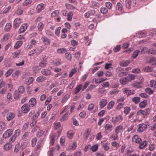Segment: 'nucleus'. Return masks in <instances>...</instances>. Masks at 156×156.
<instances>
[{
  "instance_id": "obj_1",
  "label": "nucleus",
  "mask_w": 156,
  "mask_h": 156,
  "mask_svg": "<svg viewBox=\"0 0 156 156\" xmlns=\"http://www.w3.org/2000/svg\"><path fill=\"white\" fill-rule=\"evenodd\" d=\"M151 112V109L149 108H147L144 110H138L136 113L137 115H142L143 117L144 118L147 117L149 114Z\"/></svg>"
},
{
  "instance_id": "obj_2",
  "label": "nucleus",
  "mask_w": 156,
  "mask_h": 156,
  "mask_svg": "<svg viewBox=\"0 0 156 156\" xmlns=\"http://www.w3.org/2000/svg\"><path fill=\"white\" fill-rule=\"evenodd\" d=\"M30 106L28 104H24L21 108V111L23 113H27L28 112L30 109Z\"/></svg>"
},
{
  "instance_id": "obj_3",
  "label": "nucleus",
  "mask_w": 156,
  "mask_h": 156,
  "mask_svg": "<svg viewBox=\"0 0 156 156\" xmlns=\"http://www.w3.org/2000/svg\"><path fill=\"white\" fill-rule=\"evenodd\" d=\"M42 51L37 49H33L30 51L28 53V55L30 56H33L34 55H38Z\"/></svg>"
},
{
  "instance_id": "obj_4",
  "label": "nucleus",
  "mask_w": 156,
  "mask_h": 156,
  "mask_svg": "<svg viewBox=\"0 0 156 156\" xmlns=\"http://www.w3.org/2000/svg\"><path fill=\"white\" fill-rule=\"evenodd\" d=\"M138 132H141L145 130L147 128V125L145 123H141L138 125Z\"/></svg>"
},
{
  "instance_id": "obj_5",
  "label": "nucleus",
  "mask_w": 156,
  "mask_h": 156,
  "mask_svg": "<svg viewBox=\"0 0 156 156\" xmlns=\"http://www.w3.org/2000/svg\"><path fill=\"white\" fill-rule=\"evenodd\" d=\"M123 120V118L121 115H119L115 117H113L112 119V122L115 124L118 122H121Z\"/></svg>"
},
{
  "instance_id": "obj_6",
  "label": "nucleus",
  "mask_w": 156,
  "mask_h": 156,
  "mask_svg": "<svg viewBox=\"0 0 156 156\" xmlns=\"http://www.w3.org/2000/svg\"><path fill=\"white\" fill-rule=\"evenodd\" d=\"M13 132V130L12 129H7L3 134V138L5 139H6L9 137L12 134Z\"/></svg>"
},
{
  "instance_id": "obj_7",
  "label": "nucleus",
  "mask_w": 156,
  "mask_h": 156,
  "mask_svg": "<svg viewBox=\"0 0 156 156\" xmlns=\"http://www.w3.org/2000/svg\"><path fill=\"white\" fill-rule=\"evenodd\" d=\"M132 141V142L138 144L142 141V140L139 136L135 135L133 137Z\"/></svg>"
},
{
  "instance_id": "obj_8",
  "label": "nucleus",
  "mask_w": 156,
  "mask_h": 156,
  "mask_svg": "<svg viewBox=\"0 0 156 156\" xmlns=\"http://www.w3.org/2000/svg\"><path fill=\"white\" fill-rule=\"evenodd\" d=\"M87 109L89 111H93L94 112H95L97 111L98 108L96 106H94V104L91 103L89 105Z\"/></svg>"
},
{
  "instance_id": "obj_9",
  "label": "nucleus",
  "mask_w": 156,
  "mask_h": 156,
  "mask_svg": "<svg viewBox=\"0 0 156 156\" xmlns=\"http://www.w3.org/2000/svg\"><path fill=\"white\" fill-rule=\"evenodd\" d=\"M22 21L21 19L19 18H16L14 20L13 25L15 28H16L20 26L22 23Z\"/></svg>"
},
{
  "instance_id": "obj_10",
  "label": "nucleus",
  "mask_w": 156,
  "mask_h": 156,
  "mask_svg": "<svg viewBox=\"0 0 156 156\" xmlns=\"http://www.w3.org/2000/svg\"><path fill=\"white\" fill-rule=\"evenodd\" d=\"M131 86L134 88L138 89L143 87V83L138 81H136L131 84Z\"/></svg>"
},
{
  "instance_id": "obj_11",
  "label": "nucleus",
  "mask_w": 156,
  "mask_h": 156,
  "mask_svg": "<svg viewBox=\"0 0 156 156\" xmlns=\"http://www.w3.org/2000/svg\"><path fill=\"white\" fill-rule=\"evenodd\" d=\"M28 26V25L27 23L23 24L20 28L19 32L20 33L24 32L27 30Z\"/></svg>"
},
{
  "instance_id": "obj_12",
  "label": "nucleus",
  "mask_w": 156,
  "mask_h": 156,
  "mask_svg": "<svg viewBox=\"0 0 156 156\" xmlns=\"http://www.w3.org/2000/svg\"><path fill=\"white\" fill-rule=\"evenodd\" d=\"M101 144L103 146L104 149L106 151H108L109 149L108 146V142L107 140H103L101 142Z\"/></svg>"
},
{
  "instance_id": "obj_13",
  "label": "nucleus",
  "mask_w": 156,
  "mask_h": 156,
  "mask_svg": "<svg viewBox=\"0 0 156 156\" xmlns=\"http://www.w3.org/2000/svg\"><path fill=\"white\" fill-rule=\"evenodd\" d=\"M107 101L105 99H103L101 100L99 102V105L101 108H103L107 105Z\"/></svg>"
},
{
  "instance_id": "obj_14",
  "label": "nucleus",
  "mask_w": 156,
  "mask_h": 156,
  "mask_svg": "<svg viewBox=\"0 0 156 156\" xmlns=\"http://www.w3.org/2000/svg\"><path fill=\"white\" fill-rule=\"evenodd\" d=\"M3 149L5 151H8L12 147V144L10 143H8L5 144L3 147Z\"/></svg>"
},
{
  "instance_id": "obj_15",
  "label": "nucleus",
  "mask_w": 156,
  "mask_h": 156,
  "mask_svg": "<svg viewBox=\"0 0 156 156\" xmlns=\"http://www.w3.org/2000/svg\"><path fill=\"white\" fill-rule=\"evenodd\" d=\"M47 62L46 58H43L41 62L39 63V66L41 67H44L47 66Z\"/></svg>"
},
{
  "instance_id": "obj_16",
  "label": "nucleus",
  "mask_w": 156,
  "mask_h": 156,
  "mask_svg": "<svg viewBox=\"0 0 156 156\" xmlns=\"http://www.w3.org/2000/svg\"><path fill=\"white\" fill-rule=\"evenodd\" d=\"M15 115L14 113L12 112H9L7 115V119L9 121H10L14 118Z\"/></svg>"
},
{
  "instance_id": "obj_17",
  "label": "nucleus",
  "mask_w": 156,
  "mask_h": 156,
  "mask_svg": "<svg viewBox=\"0 0 156 156\" xmlns=\"http://www.w3.org/2000/svg\"><path fill=\"white\" fill-rule=\"evenodd\" d=\"M113 126L109 123L106 124L104 125V128L107 131L111 132L112 130Z\"/></svg>"
},
{
  "instance_id": "obj_18",
  "label": "nucleus",
  "mask_w": 156,
  "mask_h": 156,
  "mask_svg": "<svg viewBox=\"0 0 156 156\" xmlns=\"http://www.w3.org/2000/svg\"><path fill=\"white\" fill-rule=\"evenodd\" d=\"M41 40L43 42L45 45H48L50 43V40L45 36L42 37Z\"/></svg>"
},
{
  "instance_id": "obj_19",
  "label": "nucleus",
  "mask_w": 156,
  "mask_h": 156,
  "mask_svg": "<svg viewBox=\"0 0 156 156\" xmlns=\"http://www.w3.org/2000/svg\"><path fill=\"white\" fill-rule=\"evenodd\" d=\"M29 105H30V107H32L34 106L36 104L37 102L35 98H31L29 101Z\"/></svg>"
},
{
  "instance_id": "obj_20",
  "label": "nucleus",
  "mask_w": 156,
  "mask_h": 156,
  "mask_svg": "<svg viewBox=\"0 0 156 156\" xmlns=\"http://www.w3.org/2000/svg\"><path fill=\"white\" fill-rule=\"evenodd\" d=\"M122 91L123 92L125 93L126 95L128 96L131 94H134V91H132L131 90L126 88H123Z\"/></svg>"
},
{
  "instance_id": "obj_21",
  "label": "nucleus",
  "mask_w": 156,
  "mask_h": 156,
  "mask_svg": "<svg viewBox=\"0 0 156 156\" xmlns=\"http://www.w3.org/2000/svg\"><path fill=\"white\" fill-rule=\"evenodd\" d=\"M123 127L121 125L117 126L115 129V131L116 133L118 134L123 131Z\"/></svg>"
},
{
  "instance_id": "obj_22",
  "label": "nucleus",
  "mask_w": 156,
  "mask_h": 156,
  "mask_svg": "<svg viewBox=\"0 0 156 156\" xmlns=\"http://www.w3.org/2000/svg\"><path fill=\"white\" fill-rule=\"evenodd\" d=\"M147 34L144 31H140L136 34V36L139 38H141L145 37Z\"/></svg>"
},
{
  "instance_id": "obj_23",
  "label": "nucleus",
  "mask_w": 156,
  "mask_h": 156,
  "mask_svg": "<svg viewBox=\"0 0 156 156\" xmlns=\"http://www.w3.org/2000/svg\"><path fill=\"white\" fill-rule=\"evenodd\" d=\"M41 73L43 75L49 76L51 74V72L49 69H44L42 70Z\"/></svg>"
},
{
  "instance_id": "obj_24",
  "label": "nucleus",
  "mask_w": 156,
  "mask_h": 156,
  "mask_svg": "<svg viewBox=\"0 0 156 156\" xmlns=\"http://www.w3.org/2000/svg\"><path fill=\"white\" fill-rule=\"evenodd\" d=\"M140 144L139 146V148L141 149H143L145 148L147 144V142L146 140L143 141L142 142H141L140 143H139Z\"/></svg>"
},
{
  "instance_id": "obj_25",
  "label": "nucleus",
  "mask_w": 156,
  "mask_h": 156,
  "mask_svg": "<svg viewBox=\"0 0 156 156\" xmlns=\"http://www.w3.org/2000/svg\"><path fill=\"white\" fill-rule=\"evenodd\" d=\"M44 8V5L43 3H41L37 5V11L38 12H41Z\"/></svg>"
},
{
  "instance_id": "obj_26",
  "label": "nucleus",
  "mask_w": 156,
  "mask_h": 156,
  "mask_svg": "<svg viewBox=\"0 0 156 156\" xmlns=\"http://www.w3.org/2000/svg\"><path fill=\"white\" fill-rule=\"evenodd\" d=\"M77 147V144L74 142L72 144H70L69 147L68 148V150H75L76 147Z\"/></svg>"
},
{
  "instance_id": "obj_27",
  "label": "nucleus",
  "mask_w": 156,
  "mask_h": 156,
  "mask_svg": "<svg viewBox=\"0 0 156 156\" xmlns=\"http://www.w3.org/2000/svg\"><path fill=\"white\" fill-rule=\"evenodd\" d=\"M147 100H144L141 102L139 105V107L141 108H144L147 105Z\"/></svg>"
},
{
  "instance_id": "obj_28",
  "label": "nucleus",
  "mask_w": 156,
  "mask_h": 156,
  "mask_svg": "<svg viewBox=\"0 0 156 156\" xmlns=\"http://www.w3.org/2000/svg\"><path fill=\"white\" fill-rule=\"evenodd\" d=\"M65 6L66 8L68 9L75 10L76 9L77 10V9H76L75 7H74L73 5L70 4L69 3H66L65 5Z\"/></svg>"
},
{
  "instance_id": "obj_29",
  "label": "nucleus",
  "mask_w": 156,
  "mask_h": 156,
  "mask_svg": "<svg viewBox=\"0 0 156 156\" xmlns=\"http://www.w3.org/2000/svg\"><path fill=\"white\" fill-rule=\"evenodd\" d=\"M56 137V136L55 134H52L50 135V145H53L54 144L55 142V139Z\"/></svg>"
},
{
  "instance_id": "obj_30",
  "label": "nucleus",
  "mask_w": 156,
  "mask_h": 156,
  "mask_svg": "<svg viewBox=\"0 0 156 156\" xmlns=\"http://www.w3.org/2000/svg\"><path fill=\"white\" fill-rule=\"evenodd\" d=\"M120 83L122 84H125L127 83L128 82H129L128 79L127 77H123L120 80Z\"/></svg>"
},
{
  "instance_id": "obj_31",
  "label": "nucleus",
  "mask_w": 156,
  "mask_h": 156,
  "mask_svg": "<svg viewBox=\"0 0 156 156\" xmlns=\"http://www.w3.org/2000/svg\"><path fill=\"white\" fill-rule=\"evenodd\" d=\"M23 44V42L21 41H17L15 44L14 48L15 49H18Z\"/></svg>"
},
{
  "instance_id": "obj_32",
  "label": "nucleus",
  "mask_w": 156,
  "mask_h": 156,
  "mask_svg": "<svg viewBox=\"0 0 156 156\" xmlns=\"http://www.w3.org/2000/svg\"><path fill=\"white\" fill-rule=\"evenodd\" d=\"M84 41L85 42V44L87 45H89L91 42V40L89 39V37L88 36H86L84 37Z\"/></svg>"
},
{
  "instance_id": "obj_33",
  "label": "nucleus",
  "mask_w": 156,
  "mask_h": 156,
  "mask_svg": "<svg viewBox=\"0 0 156 156\" xmlns=\"http://www.w3.org/2000/svg\"><path fill=\"white\" fill-rule=\"evenodd\" d=\"M129 61L123 60L120 62V65L122 66H126L129 64Z\"/></svg>"
},
{
  "instance_id": "obj_34",
  "label": "nucleus",
  "mask_w": 156,
  "mask_h": 156,
  "mask_svg": "<svg viewBox=\"0 0 156 156\" xmlns=\"http://www.w3.org/2000/svg\"><path fill=\"white\" fill-rule=\"evenodd\" d=\"M70 111V107L68 106H66L63 110V111L61 113V114H62L64 112H66V113H67V115L69 113Z\"/></svg>"
},
{
  "instance_id": "obj_35",
  "label": "nucleus",
  "mask_w": 156,
  "mask_h": 156,
  "mask_svg": "<svg viewBox=\"0 0 156 156\" xmlns=\"http://www.w3.org/2000/svg\"><path fill=\"white\" fill-rule=\"evenodd\" d=\"M98 148V144H96L93 145L91 147L90 150L93 152L96 151Z\"/></svg>"
},
{
  "instance_id": "obj_36",
  "label": "nucleus",
  "mask_w": 156,
  "mask_h": 156,
  "mask_svg": "<svg viewBox=\"0 0 156 156\" xmlns=\"http://www.w3.org/2000/svg\"><path fill=\"white\" fill-rule=\"evenodd\" d=\"M44 26V25L43 23L40 22L37 25V28L38 30L40 31H41L43 30Z\"/></svg>"
},
{
  "instance_id": "obj_37",
  "label": "nucleus",
  "mask_w": 156,
  "mask_h": 156,
  "mask_svg": "<svg viewBox=\"0 0 156 156\" xmlns=\"http://www.w3.org/2000/svg\"><path fill=\"white\" fill-rule=\"evenodd\" d=\"M11 27V24L9 23H7L5 27V30L6 32L9 31L10 30Z\"/></svg>"
},
{
  "instance_id": "obj_38",
  "label": "nucleus",
  "mask_w": 156,
  "mask_h": 156,
  "mask_svg": "<svg viewBox=\"0 0 156 156\" xmlns=\"http://www.w3.org/2000/svg\"><path fill=\"white\" fill-rule=\"evenodd\" d=\"M82 85L81 84H79L77 86L74 90V92L75 94L78 93L80 91V90L82 89Z\"/></svg>"
},
{
  "instance_id": "obj_39",
  "label": "nucleus",
  "mask_w": 156,
  "mask_h": 156,
  "mask_svg": "<svg viewBox=\"0 0 156 156\" xmlns=\"http://www.w3.org/2000/svg\"><path fill=\"white\" fill-rule=\"evenodd\" d=\"M73 15V12L71 11L69 12L67 15V20L71 21Z\"/></svg>"
},
{
  "instance_id": "obj_40",
  "label": "nucleus",
  "mask_w": 156,
  "mask_h": 156,
  "mask_svg": "<svg viewBox=\"0 0 156 156\" xmlns=\"http://www.w3.org/2000/svg\"><path fill=\"white\" fill-rule=\"evenodd\" d=\"M69 97L70 95L69 94H66L62 98L61 100L62 103H65L69 98Z\"/></svg>"
},
{
  "instance_id": "obj_41",
  "label": "nucleus",
  "mask_w": 156,
  "mask_h": 156,
  "mask_svg": "<svg viewBox=\"0 0 156 156\" xmlns=\"http://www.w3.org/2000/svg\"><path fill=\"white\" fill-rule=\"evenodd\" d=\"M149 62L152 65L154 66H156V58L154 57L151 58L149 60Z\"/></svg>"
},
{
  "instance_id": "obj_42",
  "label": "nucleus",
  "mask_w": 156,
  "mask_h": 156,
  "mask_svg": "<svg viewBox=\"0 0 156 156\" xmlns=\"http://www.w3.org/2000/svg\"><path fill=\"white\" fill-rule=\"evenodd\" d=\"M46 80V77L44 76H40L37 78L36 81L38 82H41L44 81Z\"/></svg>"
},
{
  "instance_id": "obj_43",
  "label": "nucleus",
  "mask_w": 156,
  "mask_h": 156,
  "mask_svg": "<svg viewBox=\"0 0 156 156\" xmlns=\"http://www.w3.org/2000/svg\"><path fill=\"white\" fill-rule=\"evenodd\" d=\"M10 35L9 34H6L4 35L3 38L2 39V41L4 42L7 41L9 38Z\"/></svg>"
},
{
  "instance_id": "obj_44",
  "label": "nucleus",
  "mask_w": 156,
  "mask_h": 156,
  "mask_svg": "<svg viewBox=\"0 0 156 156\" xmlns=\"http://www.w3.org/2000/svg\"><path fill=\"white\" fill-rule=\"evenodd\" d=\"M114 104H115V103L113 101H110L109 103L108 104V105H107V109L108 110H110V109H112L113 108V107L114 105Z\"/></svg>"
},
{
  "instance_id": "obj_45",
  "label": "nucleus",
  "mask_w": 156,
  "mask_h": 156,
  "mask_svg": "<svg viewBox=\"0 0 156 156\" xmlns=\"http://www.w3.org/2000/svg\"><path fill=\"white\" fill-rule=\"evenodd\" d=\"M116 9L118 10L121 11L122 10V5L121 3L118 2L116 5Z\"/></svg>"
},
{
  "instance_id": "obj_46",
  "label": "nucleus",
  "mask_w": 156,
  "mask_h": 156,
  "mask_svg": "<svg viewBox=\"0 0 156 156\" xmlns=\"http://www.w3.org/2000/svg\"><path fill=\"white\" fill-rule=\"evenodd\" d=\"M132 101L135 104H138L140 101V98L139 97H135L132 98Z\"/></svg>"
},
{
  "instance_id": "obj_47",
  "label": "nucleus",
  "mask_w": 156,
  "mask_h": 156,
  "mask_svg": "<svg viewBox=\"0 0 156 156\" xmlns=\"http://www.w3.org/2000/svg\"><path fill=\"white\" fill-rule=\"evenodd\" d=\"M151 87L153 88H156V81L152 80L150 82Z\"/></svg>"
},
{
  "instance_id": "obj_48",
  "label": "nucleus",
  "mask_w": 156,
  "mask_h": 156,
  "mask_svg": "<svg viewBox=\"0 0 156 156\" xmlns=\"http://www.w3.org/2000/svg\"><path fill=\"white\" fill-rule=\"evenodd\" d=\"M126 5L128 9H130L131 6V2L130 0H126L125 1Z\"/></svg>"
},
{
  "instance_id": "obj_49",
  "label": "nucleus",
  "mask_w": 156,
  "mask_h": 156,
  "mask_svg": "<svg viewBox=\"0 0 156 156\" xmlns=\"http://www.w3.org/2000/svg\"><path fill=\"white\" fill-rule=\"evenodd\" d=\"M77 71V69H72L70 72L69 74V77H71Z\"/></svg>"
},
{
  "instance_id": "obj_50",
  "label": "nucleus",
  "mask_w": 156,
  "mask_h": 156,
  "mask_svg": "<svg viewBox=\"0 0 156 156\" xmlns=\"http://www.w3.org/2000/svg\"><path fill=\"white\" fill-rule=\"evenodd\" d=\"M13 72V70L12 69H9L5 73V75L6 77L9 76Z\"/></svg>"
},
{
  "instance_id": "obj_51",
  "label": "nucleus",
  "mask_w": 156,
  "mask_h": 156,
  "mask_svg": "<svg viewBox=\"0 0 156 156\" xmlns=\"http://www.w3.org/2000/svg\"><path fill=\"white\" fill-rule=\"evenodd\" d=\"M100 12L103 14H106L108 12V9L104 7H102L100 9Z\"/></svg>"
},
{
  "instance_id": "obj_52",
  "label": "nucleus",
  "mask_w": 156,
  "mask_h": 156,
  "mask_svg": "<svg viewBox=\"0 0 156 156\" xmlns=\"http://www.w3.org/2000/svg\"><path fill=\"white\" fill-rule=\"evenodd\" d=\"M118 137V134L116 133L115 134H112L110 136V139H112L113 140H117Z\"/></svg>"
},
{
  "instance_id": "obj_53",
  "label": "nucleus",
  "mask_w": 156,
  "mask_h": 156,
  "mask_svg": "<svg viewBox=\"0 0 156 156\" xmlns=\"http://www.w3.org/2000/svg\"><path fill=\"white\" fill-rule=\"evenodd\" d=\"M59 15V12L58 10H56L54 11L51 14V16L52 17H55L58 16Z\"/></svg>"
},
{
  "instance_id": "obj_54",
  "label": "nucleus",
  "mask_w": 156,
  "mask_h": 156,
  "mask_svg": "<svg viewBox=\"0 0 156 156\" xmlns=\"http://www.w3.org/2000/svg\"><path fill=\"white\" fill-rule=\"evenodd\" d=\"M32 2V0H25L23 3V5L24 6H26L30 4Z\"/></svg>"
},
{
  "instance_id": "obj_55",
  "label": "nucleus",
  "mask_w": 156,
  "mask_h": 156,
  "mask_svg": "<svg viewBox=\"0 0 156 156\" xmlns=\"http://www.w3.org/2000/svg\"><path fill=\"white\" fill-rule=\"evenodd\" d=\"M91 129H88L86 130V132L84 135L86 139H87L88 138Z\"/></svg>"
},
{
  "instance_id": "obj_56",
  "label": "nucleus",
  "mask_w": 156,
  "mask_h": 156,
  "mask_svg": "<svg viewBox=\"0 0 156 156\" xmlns=\"http://www.w3.org/2000/svg\"><path fill=\"white\" fill-rule=\"evenodd\" d=\"M18 92L21 94L23 93L25 91V89L23 86H20L18 88Z\"/></svg>"
},
{
  "instance_id": "obj_57",
  "label": "nucleus",
  "mask_w": 156,
  "mask_h": 156,
  "mask_svg": "<svg viewBox=\"0 0 156 156\" xmlns=\"http://www.w3.org/2000/svg\"><path fill=\"white\" fill-rule=\"evenodd\" d=\"M57 51L59 53L63 54L66 53L67 51V50L64 48H60L58 49Z\"/></svg>"
},
{
  "instance_id": "obj_58",
  "label": "nucleus",
  "mask_w": 156,
  "mask_h": 156,
  "mask_svg": "<svg viewBox=\"0 0 156 156\" xmlns=\"http://www.w3.org/2000/svg\"><path fill=\"white\" fill-rule=\"evenodd\" d=\"M140 52V51L138 50H136L133 53L132 55V57L133 58H135L138 56L139 53Z\"/></svg>"
},
{
  "instance_id": "obj_59",
  "label": "nucleus",
  "mask_w": 156,
  "mask_h": 156,
  "mask_svg": "<svg viewBox=\"0 0 156 156\" xmlns=\"http://www.w3.org/2000/svg\"><path fill=\"white\" fill-rule=\"evenodd\" d=\"M20 148L21 147L20 145L19 144H17L15 146L14 151L15 153H18L19 151Z\"/></svg>"
},
{
  "instance_id": "obj_60",
  "label": "nucleus",
  "mask_w": 156,
  "mask_h": 156,
  "mask_svg": "<svg viewBox=\"0 0 156 156\" xmlns=\"http://www.w3.org/2000/svg\"><path fill=\"white\" fill-rule=\"evenodd\" d=\"M20 92L16 90L14 94V97L15 99H18L20 96Z\"/></svg>"
},
{
  "instance_id": "obj_61",
  "label": "nucleus",
  "mask_w": 156,
  "mask_h": 156,
  "mask_svg": "<svg viewBox=\"0 0 156 156\" xmlns=\"http://www.w3.org/2000/svg\"><path fill=\"white\" fill-rule=\"evenodd\" d=\"M91 6L93 7H99V4L96 2L92 1L91 2Z\"/></svg>"
},
{
  "instance_id": "obj_62",
  "label": "nucleus",
  "mask_w": 156,
  "mask_h": 156,
  "mask_svg": "<svg viewBox=\"0 0 156 156\" xmlns=\"http://www.w3.org/2000/svg\"><path fill=\"white\" fill-rule=\"evenodd\" d=\"M130 108L129 107H126L124 108V113L126 115L128 114L130 112Z\"/></svg>"
},
{
  "instance_id": "obj_63",
  "label": "nucleus",
  "mask_w": 156,
  "mask_h": 156,
  "mask_svg": "<svg viewBox=\"0 0 156 156\" xmlns=\"http://www.w3.org/2000/svg\"><path fill=\"white\" fill-rule=\"evenodd\" d=\"M127 77L129 81L132 80H134L135 78V76L133 74L129 75L128 76H127Z\"/></svg>"
},
{
  "instance_id": "obj_64",
  "label": "nucleus",
  "mask_w": 156,
  "mask_h": 156,
  "mask_svg": "<svg viewBox=\"0 0 156 156\" xmlns=\"http://www.w3.org/2000/svg\"><path fill=\"white\" fill-rule=\"evenodd\" d=\"M137 79L138 80V82H141L142 83H143L144 81V78L141 75L138 76L137 77Z\"/></svg>"
}]
</instances>
